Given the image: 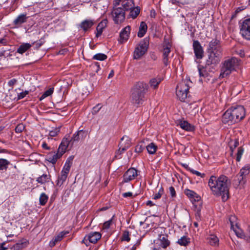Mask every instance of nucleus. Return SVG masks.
<instances>
[{
    "instance_id": "obj_8",
    "label": "nucleus",
    "mask_w": 250,
    "mask_h": 250,
    "mask_svg": "<svg viewBox=\"0 0 250 250\" xmlns=\"http://www.w3.org/2000/svg\"><path fill=\"white\" fill-rule=\"evenodd\" d=\"M240 24V34L246 40L250 41V18L242 20Z\"/></svg>"
},
{
    "instance_id": "obj_3",
    "label": "nucleus",
    "mask_w": 250,
    "mask_h": 250,
    "mask_svg": "<svg viewBox=\"0 0 250 250\" xmlns=\"http://www.w3.org/2000/svg\"><path fill=\"white\" fill-rule=\"evenodd\" d=\"M238 65V60L235 57L229 59L224 62L221 68L220 78H224L229 75L232 71L235 70Z\"/></svg>"
},
{
    "instance_id": "obj_27",
    "label": "nucleus",
    "mask_w": 250,
    "mask_h": 250,
    "mask_svg": "<svg viewBox=\"0 0 250 250\" xmlns=\"http://www.w3.org/2000/svg\"><path fill=\"white\" fill-rule=\"evenodd\" d=\"M147 26L146 24L144 21H142L139 28V31L137 33V36L139 38H142L144 36L146 32Z\"/></svg>"
},
{
    "instance_id": "obj_26",
    "label": "nucleus",
    "mask_w": 250,
    "mask_h": 250,
    "mask_svg": "<svg viewBox=\"0 0 250 250\" xmlns=\"http://www.w3.org/2000/svg\"><path fill=\"white\" fill-rule=\"evenodd\" d=\"M94 24L93 20H85L83 21L81 24L80 27L84 31H86L90 28Z\"/></svg>"
},
{
    "instance_id": "obj_48",
    "label": "nucleus",
    "mask_w": 250,
    "mask_h": 250,
    "mask_svg": "<svg viewBox=\"0 0 250 250\" xmlns=\"http://www.w3.org/2000/svg\"><path fill=\"white\" fill-rule=\"evenodd\" d=\"M164 193V190L162 187H161L159 189L158 192L156 193L155 195H154L153 199L154 200H157L160 199L162 195Z\"/></svg>"
},
{
    "instance_id": "obj_33",
    "label": "nucleus",
    "mask_w": 250,
    "mask_h": 250,
    "mask_svg": "<svg viewBox=\"0 0 250 250\" xmlns=\"http://www.w3.org/2000/svg\"><path fill=\"white\" fill-rule=\"evenodd\" d=\"M83 130H80L78 131L77 132H75L72 136L71 139L69 141V143L70 145L72 146L73 145L74 143L78 142L80 140V134L81 133L83 132Z\"/></svg>"
},
{
    "instance_id": "obj_31",
    "label": "nucleus",
    "mask_w": 250,
    "mask_h": 250,
    "mask_svg": "<svg viewBox=\"0 0 250 250\" xmlns=\"http://www.w3.org/2000/svg\"><path fill=\"white\" fill-rule=\"evenodd\" d=\"M130 11L129 17L133 19H134L137 18L140 12V8L139 6H134L133 8H132L131 9H129Z\"/></svg>"
},
{
    "instance_id": "obj_12",
    "label": "nucleus",
    "mask_w": 250,
    "mask_h": 250,
    "mask_svg": "<svg viewBox=\"0 0 250 250\" xmlns=\"http://www.w3.org/2000/svg\"><path fill=\"white\" fill-rule=\"evenodd\" d=\"M139 173V172L134 167L129 168L123 175V182L127 183L135 179Z\"/></svg>"
},
{
    "instance_id": "obj_63",
    "label": "nucleus",
    "mask_w": 250,
    "mask_h": 250,
    "mask_svg": "<svg viewBox=\"0 0 250 250\" xmlns=\"http://www.w3.org/2000/svg\"><path fill=\"white\" fill-rule=\"evenodd\" d=\"M140 245V241L138 240L133 247L131 248L130 250H136L137 248Z\"/></svg>"
},
{
    "instance_id": "obj_50",
    "label": "nucleus",
    "mask_w": 250,
    "mask_h": 250,
    "mask_svg": "<svg viewBox=\"0 0 250 250\" xmlns=\"http://www.w3.org/2000/svg\"><path fill=\"white\" fill-rule=\"evenodd\" d=\"M130 239L129 237V234L128 231H127V230L124 231L123 233L122 240L129 242L130 241Z\"/></svg>"
},
{
    "instance_id": "obj_1",
    "label": "nucleus",
    "mask_w": 250,
    "mask_h": 250,
    "mask_svg": "<svg viewBox=\"0 0 250 250\" xmlns=\"http://www.w3.org/2000/svg\"><path fill=\"white\" fill-rule=\"evenodd\" d=\"M230 185V181L224 175L219 176L212 175L208 181V186L212 194L216 197H221L223 202H226L229 198Z\"/></svg>"
},
{
    "instance_id": "obj_58",
    "label": "nucleus",
    "mask_w": 250,
    "mask_h": 250,
    "mask_svg": "<svg viewBox=\"0 0 250 250\" xmlns=\"http://www.w3.org/2000/svg\"><path fill=\"white\" fill-rule=\"evenodd\" d=\"M163 62L165 66H167L169 64L168 56H163Z\"/></svg>"
},
{
    "instance_id": "obj_15",
    "label": "nucleus",
    "mask_w": 250,
    "mask_h": 250,
    "mask_svg": "<svg viewBox=\"0 0 250 250\" xmlns=\"http://www.w3.org/2000/svg\"><path fill=\"white\" fill-rule=\"evenodd\" d=\"M176 123L183 129L187 131H192L194 130V127L187 121L184 120L183 118L178 119Z\"/></svg>"
},
{
    "instance_id": "obj_52",
    "label": "nucleus",
    "mask_w": 250,
    "mask_h": 250,
    "mask_svg": "<svg viewBox=\"0 0 250 250\" xmlns=\"http://www.w3.org/2000/svg\"><path fill=\"white\" fill-rule=\"evenodd\" d=\"M45 42V41L43 38H42L39 41L35 42L33 44L35 43L36 47L37 49L39 48Z\"/></svg>"
},
{
    "instance_id": "obj_22",
    "label": "nucleus",
    "mask_w": 250,
    "mask_h": 250,
    "mask_svg": "<svg viewBox=\"0 0 250 250\" xmlns=\"http://www.w3.org/2000/svg\"><path fill=\"white\" fill-rule=\"evenodd\" d=\"M131 31V27L127 25L123 28L120 32V37L123 42L126 41L129 37Z\"/></svg>"
},
{
    "instance_id": "obj_37",
    "label": "nucleus",
    "mask_w": 250,
    "mask_h": 250,
    "mask_svg": "<svg viewBox=\"0 0 250 250\" xmlns=\"http://www.w3.org/2000/svg\"><path fill=\"white\" fill-rule=\"evenodd\" d=\"M229 221L231 226V229H232L235 228H238V225L237 221V218L234 215H231L229 218Z\"/></svg>"
},
{
    "instance_id": "obj_35",
    "label": "nucleus",
    "mask_w": 250,
    "mask_h": 250,
    "mask_svg": "<svg viewBox=\"0 0 250 250\" xmlns=\"http://www.w3.org/2000/svg\"><path fill=\"white\" fill-rule=\"evenodd\" d=\"M147 151L149 154H154L157 149V146L154 143H151L146 146Z\"/></svg>"
},
{
    "instance_id": "obj_53",
    "label": "nucleus",
    "mask_w": 250,
    "mask_h": 250,
    "mask_svg": "<svg viewBox=\"0 0 250 250\" xmlns=\"http://www.w3.org/2000/svg\"><path fill=\"white\" fill-rule=\"evenodd\" d=\"M25 126L22 124H20L15 128V131L17 133L21 132L24 129Z\"/></svg>"
},
{
    "instance_id": "obj_21",
    "label": "nucleus",
    "mask_w": 250,
    "mask_h": 250,
    "mask_svg": "<svg viewBox=\"0 0 250 250\" xmlns=\"http://www.w3.org/2000/svg\"><path fill=\"white\" fill-rule=\"evenodd\" d=\"M28 17L26 14H22L19 15L13 21V24L16 27L20 26L21 24L26 22Z\"/></svg>"
},
{
    "instance_id": "obj_29",
    "label": "nucleus",
    "mask_w": 250,
    "mask_h": 250,
    "mask_svg": "<svg viewBox=\"0 0 250 250\" xmlns=\"http://www.w3.org/2000/svg\"><path fill=\"white\" fill-rule=\"evenodd\" d=\"M32 46V44L29 43H23L18 47L17 52L22 54L29 49Z\"/></svg>"
},
{
    "instance_id": "obj_61",
    "label": "nucleus",
    "mask_w": 250,
    "mask_h": 250,
    "mask_svg": "<svg viewBox=\"0 0 250 250\" xmlns=\"http://www.w3.org/2000/svg\"><path fill=\"white\" fill-rule=\"evenodd\" d=\"M17 82V80L15 79H12L8 82V85L9 86L12 87Z\"/></svg>"
},
{
    "instance_id": "obj_11",
    "label": "nucleus",
    "mask_w": 250,
    "mask_h": 250,
    "mask_svg": "<svg viewBox=\"0 0 250 250\" xmlns=\"http://www.w3.org/2000/svg\"><path fill=\"white\" fill-rule=\"evenodd\" d=\"M250 172V164H248L243 167L239 174L237 175V181L239 185H244L245 183V178Z\"/></svg>"
},
{
    "instance_id": "obj_2",
    "label": "nucleus",
    "mask_w": 250,
    "mask_h": 250,
    "mask_svg": "<svg viewBox=\"0 0 250 250\" xmlns=\"http://www.w3.org/2000/svg\"><path fill=\"white\" fill-rule=\"evenodd\" d=\"M148 88V85L144 82L136 83L131 91L132 102L136 104H142L145 100V95Z\"/></svg>"
},
{
    "instance_id": "obj_28",
    "label": "nucleus",
    "mask_w": 250,
    "mask_h": 250,
    "mask_svg": "<svg viewBox=\"0 0 250 250\" xmlns=\"http://www.w3.org/2000/svg\"><path fill=\"white\" fill-rule=\"evenodd\" d=\"M61 157L62 156L58 152L55 154L51 152L47 155L46 160L52 164H55L57 160Z\"/></svg>"
},
{
    "instance_id": "obj_40",
    "label": "nucleus",
    "mask_w": 250,
    "mask_h": 250,
    "mask_svg": "<svg viewBox=\"0 0 250 250\" xmlns=\"http://www.w3.org/2000/svg\"><path fill=\"white\" fill-rule=\"evenodd\" d=\"M10 162L5 159H0V170H6Z\"/></svg>"
},
{
    "instance_id": "obj_9",
    "label": "nucleus",
    "mask_w": 250,
    "mask_h": 250,
    "mask_svg": "<svg viewBox=\"0 0 250 250\" xmlns=\"http://www.w3.org/2000/svg\"><path fill=\"white\" fill-rule=\"evenodd\" d=\"M208 58L206 62V66L212 64L216 65L219 63L222 58V53L208 51Z\"/></svg>"
},
{
    "instance_id": "obj_16",
    "label": "nucleus",
    "mask_w": 250,
    "mask_h": 250,
    "mask_svg": "<svg viewBox=\"0 0 250 250\" xmlns=\"http://www.w3.org/2000/svg\"><path fill=\"white\" fill-rule=\"evenodd\" d=\"M208 51H213V52H221V53H222L220 41L217 39H213L209 43Z\"/></svg>"
},
{
    "instance_id": "obj_4",
    "label": "nucleus",
    "mask_w": 250,
    "mask_h": 250,
    "mask_svg": "<svg viewBox=\"0 0 250 250\" xmlns=\"http://www.w3.org/2000/svg\"><path fill=\"white\" fill-rule=\"evenodd\" d=\"M191 82L188 79L183 80L176 87V95L181 101H185L188 98L190 84Z\"/></svg>"
},
{
    "instance_id": "obj_57",
    "label": "nucleus",
    "mask_w": 250,
    "mask_h": 250,
    "mask_svg": "<svg viewBox=\"0 0 250 250\" xmlns=\"http://www.w3.org/2000/svg\"><path fill=\"white\" fill-rule=\"evenodd\" d=\"M112 222V219H110L108 221L105 222L103 225V228L104 229H108Z\"/></svg>"
},
{
    "instance_id": "obj_24",
    "label": "nucleus",
    "mask_w": 250,
    "mask_h": 250,
    "mask_svg": "<svg viewBox=\"0 0 250 250\" xmlns=\"http://www.w3.org/2000/svg\"><path fill=\"white\" fill-rule=\"evenodd\" d=\"M50 181L51 176L49 174L47 173H43L36 179V181L41 185H44L46 183H49Z\"/></svg>"
},
{
    "instance_id": "obj_7",
    "label": "nucleus",
    "mask_w": 250,
    "mask_h": 250,
    "mask_svg": "<svg viewBox=\"0 0 250 250\" xmlns=\"http://www.w3.org/2000/svg\"><path fill=\"white\" fill-rule=\"evenodd\" d=\"M110 15L114 23L118 24L123 22L125 20V10L121 6H116L113 1V8Z\"/></svg>"
},
{
    "instance_id": "obj_30",
    "label": "nucleus",
    "mask_w": 250,
    "mask_h": 250,
    "mask_svg": "<svg viewBox=\"0 0 250 250\" xmlns=\"http://www.w3.org/2000/svg\"><path fill=\"white\" fill-rule=\"evenodd\" d=\"M184 192L185 194L191 200H193L194 201L199 200V197L194 191L188 189H186L185 190Z\"/></svg>"
},
{
    "instance_id": "obj_36",
    "label": "nucleus",
    "mask_w": 250,
    "mask_h": 250,
    "mask_svg": "<svg viewBox=\"0 0 250 250\" xmlns=\"http://www.w3.org/2000/svg\"><path fill=\"white\" fill-rule=\"evenodd\" d=\"M177 243L181 246H187L190 243V239L186 236H183L179 239Z\"/></svg>"
},
{
    "instance_id": "obj_46",
    "label": "nucleus",
    "mask_w": 250,
    "mask_h": 250,
    "mask_svg": "<svg viewBox=\"0 0 250 250\" xmlns=\"http://www.w3.org/2000/svg\"><path fill=\"white\" fill-rule=\"evenodd\" d=\"M244 149L242 147H238L236 154V161L239 162L241 159L242 156L244 153Z\"/></svg>"
},
{
    "instance_id": "obj_51",
    "label": "nucleus",
    "mask_w": 250,
    "mask_h": 250,
    "mask_svg": "<svg viewBox=\"0 0 250 250\" xmlns=\"http://www.w3.org/2000/svg\"><path fill=\"white\" fill-rule=\"evenodd\" d=\"M144 148L142 143L138 144L135 147V152L138 153L142 152Z\"/></svg>"
},
{
    "instance_id": "obj_17",
    "label": "nucleus",
    "mask_w": 250,
    "mask_h": 250,
    "mask_svg": "<svg viewBox=\"0 0 250 250\" xmlns=\"http://www.w3.org/2000/svg\"><path fill=\"white\" fill-rule=\"evenodd\" d=\"M163 47V56H168L172 47V44L169 40L165 36L164 39V42L162 44Z\"/></svg>"
},
{
    "instance_id": "obj_54",
    "label": "nucleus",
    "mask_w": 250,
    "mask_h": 250,
    "mask_svg": "<svg viewBox=\"0 0 250 250\" xmlns=\"http://www.w3.org/2000/svg\"><path fill=\"white\" fill-rule=\"evenodd\" d=\"M28 93L29 91L26 90L22 91L20 93H18V100H20L24 98Z\"/></svg>"
},
{
    "instance_id": "obj_62",
    "label": "nucleus",
    "mask_w": 250,
    "mask_h": 250,
    "mask_svg": "<svg viewBox=\"0 0 250 250\" xmlns=\"http://www.w3.org/2000/svg\"><path fill=\"white\" fill-rule=\"evenodd\" d=\"M244 109V107L243 105H240L232 106L229 109L235 110V109Z\"/></svg>"
},
{
    "instance_id": "obj_44",
    "label": "nucleus",
    "mask_w": 250,
    "mask_h": 250,
    "mask_svg": "<svg viewBox=\"0 0 250 250\" xmlns=\"http://www.w3.org/2000/svg\"><path fill=\"white\" fill-rule=\"evenodd\" d=\"M61 126H59L58 127H56L55 128L50 130L49 133V135L50 137H55L56 136L58 133L60 131Z\"/></svg>"
},
{
    "instance_id": "obj_60",
    "label": "nucleus",
    "mask_w": 250,
    "mask_h": 250,
    "mask_svg": "<svg viewBox=\"0 0 250 250\" xmlns=\"http://www.w3.org/2000/svg\"><path fill=\"white\" fill-rule=\"evenodd\" d=\"M92 67L95 68V71L96 72H98V71L100 69V64L97 62L93 63L92 64Z\"/></svg>"
},
{
    "instance_id": "obj_45",
    "label": "nucleus",
    "mask_w": 250,
    "mask_h": 250,
    "mask_svg": "<svg viewBox=\"0 0 250 250\" xmlns=\"http://www.w3.org/2000/svg\"><path fill=\"white\" fill-rule=\"evenodd\" d=\"M67 233H68V232L67 231H61L56 237H54L55 241H57V242L61 241L64 237V236Z\"/></svg>"
},
{
    "instance_id": "obj_20",
    "label": "nucleus",
    "mask_w": 250,
    "mask_h": 250,
    "mask_svg": "<svg viewBox=\"0 0 250 250\" xmlns=\"http://www.w3.org/2000/svg\"><path fill=\"white\" fill-rule=\"evenodd\" d=\"M107 22L108 21L107 19H104L98 24L96 27L97 33L96 34V37L97 38L99 37L102 35L104 29L105 28L107 25Z\"/></svg>"
},
{
    "instance_id": "obj_23",
    "label": "nucleus",
    "mask_w": 250,
    "mask_h": 250,
    "mask_svg": "<svg viewBox=\"0 0 250 250\" xmlns=\"http://www.w3.org/2000/svg\"><path fill=\"white\" fill-rule=\"evenodd\" d=\"M162 80L163 79L159 76L150 79L149 81L150 87L153 89H157Z\"/></svg>"
},
{
    "instance_id": "obj_18",
    "label": "nucleus",
    "mask_w": 250,
    "mask_h": 250,
    "mask_svg": "<svg viewBox=\"0 0 250 250\" xmlns=\"http://www.w3.org/2000/svg\"><path fill=\"white\" fill-rule=\"evenodd\" d=\"M159 246L164 249H166L170 244V241L168 239V236L165 234H161L158 239Z\"/></svg>"
},
{
    "instance_id": "obj_64",
    "label": "nucleus",
    "mask_w": 250,
    "mask_h": 250,
    "mask_svg": "<svg viewBox=\"0 0 250 250\" xmlns=\"http://www.w3.org/2000/svg\"><path fill=\"white\" fill-rule=\"evenodd\" d=\"M5 243L4 242L2 243L0 245V250H6L8 248L5 246Z\"/></svg>"
},
{
    "instance_id": "obj_10",
    "label": "nucleus",
    "mask_w": 250,
    "mask_h": 250,
    "mask_svg": "<svg viewBox=\"0 0 250 250\" xmlns=\"http://www.w3.org/2000/svg\"><path fill=\"white\" fill-rule=\"evenodd\" d=\"M131 139L129 137L125 135L124 136L121 138V141L119 144L120 146L116 153V157L118 158L119 159L121 158V157H119V155H120L122 153L124 152L131 146Z\"/></svg>"
},
{
    "instance_id": "obj_49",
    "label": "nucleus",
    "mask_w": 250,
    "mask_h": 250,
    "mask_svg": "<svg viewBox=\"0 0 250 250\" xmlns=\"http://www.w3.org/2000/svg\"><path fill=\"white\" fill-rule=\"evenodd\" d=\"M236 234V235L240 237V238H243L244 237V234L243 231L241 229L239 228V227H238V228H235L234 229H232Z\"/></svg>"
},
{
    "instance_id": "obj_56",
    "label": "nucleus",
    "mask_w": 250,
    "mask_h": 250,
    "mask_svg": "<svg viewBox=\"0 0 250 250\" xmlns=\"http://www.w3.org/2000/svg\"><path fill=\"white\" fill-rule=\"evenodd\" d=\"M189 170L192 172V173L195 174L197 176H200L201 177H204L205 176V174L204 173H201L197 170L192 169H190Z\"/></svg>"
},
{
    "instance_id": "obj_43",
    "label": "nucleus",
    "mask_w": 250,
    "mask_h": 250,
    "mask_svg": "<svg viewBox=\"0 0 250 250\" xmlns=\"http://www.w3.org/2000/svg\"><path fill=\"white\" fill-rule=\"evenodd\" d=\"M107 56L103 53H98L93 56L92 59L98 61H104L107 59Z\"/></svg>"
},
{
    "instance_id": "obj_19",
    "label": "nucleus",
    "mask_w": 250,
    "mask_h": 250,
    "mask_svg": "<svg viewBox=\"0 0 250 250\" xmlns=\"http://www.w3.org/2000/svg\"><path fill=\"white\" fill-rule=\"evenodd\" d=\"M70 144L69 139L63 138L58 149V153L62 156L66 151L68 145Z\"/></svg>"
},
{
    "instance_id": "obj_55",
    "label": "nucleus",
    "mask_w": 250,
    "mask_h": 250,
    "mask_svg": "<svg viewBox=\"0 0 250 250\" xmlns=\"http://www.w3.org/2000/svg\"><path fill=\"white\" fill-rule=\"evenodd\" d=\"M169 191L171 197H175L176 196V191L173 187L171 186L169 188Z\"/></svg>"
},
{
    "instance_id": "obj_38",
    "label": "nucleus",
    "mask_w": 250,
    "mask_h": 250,
    "mask_svg": "<svg viewBox=\"0 0 250 250\" xmlns=\"http://www.w3.org/2000/svg\"><path fill=\"white\" fill-rule=\"evenodd\" d=\"M54 92V88L50 87L45 91H44L42 95L39 97V100L40 101L42 100L44 98L51 96Z\"/></svg>"
},
{
    "instance_id": "obj_42",
    "label": "nucleus",
    "mask_w": 250,
    "mask_h": 250,
    "mask_svg": "<svg viewBox=\"0 0 250 250\" xmlns=\"http://www.w3.org/2000/svg\"><path fill=\"white\" fill-rule=\"evenodd\" d=\"M229 146L230 149L231 151V153L233 152V151L235 148H236L239 145V141L237 139L234 140H231L229 142Z\"/></svg>"
},
{
    "instance_id": "obj_59",
    "label": "nucleus",
    "mask_w": 250,
    "mask_h": 250,
    "mask_svg": "<svg viewBox=\"0 0 250 250\" xmlns=\"http://www.w3.org/2000/svg\"><path fill=\"white\" fill-rule=\"evenodd\" d=\"M14 248L15 250H20L23 248V244L22 243H17L15 245V246H14Z\"/></svg>"
},
{
    "instance_id": "obj_25",
    "label": "nucleus",
    "mask_w": 250,
    "mask_h": 250,
    "mask_svg": "<svg viewBox=\"0 0 250 250\" xmlns=\"http://www.w3.org/2000/svg\"><path fill=\"white\" fill-rule=\"evenodd\" d=\"M101 238V234L98 232H92L87 235V239L92 243H96Z\"/></svg>"
},
{
    "instance_id": "obj_47",
    "label": "nucleus",
    "mask_w": 250,
    "mask_h": 250,
    "mask_svg": "<svg viewBox=\"0 0 250 250\" xmlns=\"http://www.w3.org/2000/svg\"><path fill=\"white\" fill-rule=\"evenodd\" d=\"M199 76L200 77H206L208 76V73L203 67L199 66L198 67Z\"/></svg>"
},
{
    "instance_id": "obj_6",
    "label": "nucleus",
    "mask_w": 250,
    "mask_h": 250,
    "mask_svg": "<svg viewBox=\"0 0 250 250\" xmlns=\"http://www.w3.org/2000/svg\"><path fill=\"white\" fill-rule=\"evenodd\" d=\"M149 44V40L145 38L136 45L133 52V59H140L147 52Z\"/></svg>"
},
{
    "instance_id": "obj_13",
    "label": "nucleus",
    "mask_w": 250,
    "mask_h": 250,
    "mask_svg": "<svg viewBox=\"0 0 250 250\" xmlns=\"http://www.w3.org/2000/svg\"><path fill=\"white\" fill-rule=\"evenodd\" d=\"M114 4L116 6H122V9L125 11H129L135 6L133 0H114Z\"/></svg>"
},
{
    "instance_id": "obj_14",
    "label": "nucleus",
    "mask_w": 250,
    "mask_h": 250,
    "mask_svg": "<svg viewBox=\"0 0 250 250\" xmlns=\"http://www.w3.org/2000/svg\"><path fill=\"white\" fill-rule=\"evenodd\" d=\"M193 48L195 58L197 59H201L204 56V50L202 46L198 41H194Z\"/></svg>"
},
{
    "instance_id": "obj_32",
    "label": "nucleus",
    "mask_w": 250,
    "mask_h": 250,
    "mask_svg": "<svg viewBox=\"0 0 250 250\" xmlns=\"http://www.w3.org/2000/svg\"><path fill=\"white\" fill-rule=\"evenodd\" d=\"M208 239V243L212 246H216L219 244V239L214 234L209 235Z\"/></svg>"
},
{
    "instance_id": "obj_34",
    "label": "nucleus",
    "mask_w": 250,
    "mask_h": 250,
    "mask_svg": "<svg viewBox=\"0 0 250 250\" xmlns=\"http://www.w3.org/2000/svg\"><path fill=\"white\" fill-rule=\"evenodd\" d=\"M72 165V162L71 160H67L65 163L64 166L61 171V173L66 174L68 175V174L70 171V167Z\"/></svg>"
},
{
    "instance_id": "obj_5",
    "label": "nucleus",
    "mask_w": 250,
    "mask_h": 250,
    "mask_svg": "<svg viewBox=\"0 0 250 250\" xmlns=\"http://www.w3.org/2000/svg\"><path fill=\"white\" fill-rule=\"evenodd\" d=\"M238 110H226L222 116V122L225 124H232L242 120L244 118V111L242 110L243 114L239 116L237 114Z\"/></svg>"
},
{
    "instance_id": "obj_39",
    "label": "nucleus",
    "mask_w": 250,
    "mask_h": 250,
    "mask_svg": "<svg viewBox=\"0 0 250 250\" xmlns=\"http://www.w3.org/2000/svg\"><path fill=\"white\" fill-rule=\"evenodd\" d=\"M67 177V175L61 173V175L58 177L57 181V186L61 187L65 181Z\"/></svg>"
},
{
    "instance_id": "obj_41",
    "label": "nucleus",
    "mask_w": 250,
    "mask_h": 250,
    "mask_svg": "<svg viewBox=\"0 0 250 250\" xmlns=\"http://www.w3.org/2000/svg\"><path fill=\"white\" fill-rule=\"evenodd\" d=\"M48 200V196L45 193H42L39 198V203L42 206L46 204Z\"/></svg>"
}]
</instances>
